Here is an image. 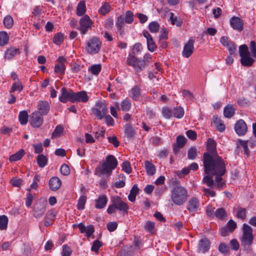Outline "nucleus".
Here are the masks:
<instances>
[{
	"mask_svg": "<svg viewBox=\"0 0 256 256\" xmlns=\"http://www.w3.org/2000/svg\"><path fill=\"white\" fill-rule=\"evenodd\" d=\"M146 173L149 176H153L156 172V167L151 162L146 160L144 162Z\"/></svg>",
	"mask_w": 256,
	"mask_h": 256,
	"instance_id": "obj_26",
	"label": "nucleus"
},
{
	"mask_svg": "<svg viewBox=\"0 0 256 256\" xmlns=\"http://www.w3.org/2000/svg\"><path fill=\"white\" fill-rule=\"evenodd\" d=\"M102 47V42L98 37L94 36L86 43V50L90 54H98Z\"/></svg>",
	"mask_w": 256,
	"mask_h": 256,
	"instance_id": "obj_6",
	"label": "nucleus"
},
{
	"mask_svg": "<svg viewBox=\"0 0 256 256\" xmlns=\"http://www.w3.org/2000/svg\"><path fill=\"white\" fill-rule=\"evenodd\" d=\"M122 168V170L128 174L132 172L131 165L128 161H125L123 162Z\"/></svg>",
	"mask_w": 256,
	"mask_h": 256,
	"instance_id": "obj_59",
	"label": "nucleus"
},
{
	"mask_svg": "<svg viewBox=\"0 0 256 256\" xmlns=\"http://www.w3.org/2000/svg\"><path fill=\"white\" fill-rule=\"evenodd\" d=\"M155 224L154 222L150 221H148L146 222L144 226V229L148 232H152L154 228Z\"/></svg>",
	"mask_w": 256,
	"mask_h": 256,
	"instance_id": "obj_56",
	"label": "nucleus"
},
{
	"mask_svg": "<svg viewBox=\"0 0 256 256\" xmlns=\"http://www.w3.org/2000/svg\"><path fill=\"white\" fill-rule=\"evenodd\" d=\"M214 214L217 218L220 220H224L227 216L225 210L222 208L217 209Z\"/></svg>",
	"mask_w": 256,
	"mask_h": 256,
	"instance_id": "obj_36",
	"label": "nucleus"
},
{
	"mask_svg": "<svg viewBox=\"0 0 256 256\" xmlns=\"http://www.w3.org/2000/svg\"><path fill=\"white\" fill-rule=\"evenodd\" d=\"M162 114L163 116L166 118H170L172 116L171 110L167 107H165L162 108Z\"/></svg>",
	"mask_w": 256,
	"mask_h": 256,
	"instance_id": "obj_61",
	"label": "nucleus"
},
{
	"mask_svg": "<svg viewBox=\"0 0 256 256\" xmlns=\"http://www.w3.org/2000/svg\"><path fill=\"white\" fill-rule=\"evenodd\" d=\"M125 22L128 24H132L134 20V14L132 12L128 10L126 12Z\"/></svg>",
	"mask_w": 256,
	"mask_h": 256,
	"instance_id": "obj_54",
	"label": "nucleus"
},
{
	"mask_svg": "<svg viewBox=\"0 0 256 256\" xmlns=\"http://www.w3.org/2000/svg\"><path fill=\"white\" fill-rule=\"evenodd\" d=\"M18 48H10L8 49L5 52V58L8 60H10L17 54H20Z\"/></svg>",
	"mask_w": 256,
	"mask_h": 256,
	"instance_id": "obj_27",
	"label": "nucleus"
},
{
	"mask_svg": "<svg viewBox=\"0 0 256 256\" xmlns=\"http://www.w3.org/2000/svg\"><path fill=\"white\" fill-rule=\"evenodd\" d=\"M64 130V128L62 126H58L54 132L52 134V137L55 138L60 136V134Z\"/></svg>",
	"mask_w": 256,
	"mask_h": 256,
	"instance_id": "obj_57",
	"label": "nucleus"
},
{
	"mask_svg": "<svg viewBox=\"0 0 256 256\" xmlns=\"http://www.w3.org/2000/svg\"><path fill=\"white\" fill-rule=\"evenodd\" d=\"M131 102L128 98H126L121 103V107L122 110L125 112L128 111L131 108Z\"/></svg>",
	"mask_w": 256,
	"mask_h": 256,
	"instance_id": "obj_42",
	"label": "nucleus"
},
{
	"mask_svg": "<svg viewBox=\"0 0 256 256\" xmlns=\"http://www.w3.org/2000/svg\"><path fill=\"white\" fill-rule=\"evenodd\" d=\"M194 38L191 37L185 44L182 52V56L185 58H189L193 53L194 50Z\"/></svg>",
	"mask_w": 256,
	"mask_h": 256,
	"instance_id": "obj_12",
	"label": "nucleus"
},
{
	"mask_svg": "<svg viewBox=\"0 0 256 256\" xmlns=\"http://www.w3.org/2000/svg\"><path fill=\"white\" fill-rule=\"evenodd\" d=\"M230 232H233L236 228V224L232 220H230L226 226Z\"/></svg>",
	"mask_w": 256,
	"mask_h": 256,
	"instance_id": "obj_64",
	"label": "nucleus"
},
{
	"mask_svg": "<svg viewBox=\"0 0 256 256\" xmlns=\"http://www.w3.org/2000/svg\"><path fill=\"white\" fill-rule=\"evenodd\" d=\"M254 62V60L250 56V54L241 57L240 62L244 66H250L252 65Z\"/></svg>",
	"mask_w": 256,
	"mask_h": 256,
	"instance_id": "obj_32",
	"label": "nucleus"
},
{
	"mask_svg": "<svg viewBox=\"0 0 256 256\" xmlns=\"http://www.w3.org/2000/svg\"><path fill=\"white\" fill-rule=\"evenodd\" d=\"M213 122L219 132H222L226 128L224 124L217 117L214 116L213 117Z\"/></svg>",
	"mask_w": 256,
	"mask_h": 256,
	"instance_id": "obj_33",
	"label": "nucleus"
},
{
	"mask_svg": "<svg viewBox=\"0 0 256 256\" xmlns=\"http://www.w3.org/2000/svg\"><path fill=\"white\" fill-rule=\"evenodd\" d=\"M125 134L128 138H132L135 135V131L130 124H126L125 126Z\"/></svg>",
	"mask_w": 256,
	"mask_h": 256,
	"instance_id": "obj_38",
	"label": "nucleus"
},
{
	"mask_svg": "<svg viewBox=\"0 0 256 256\" xmlns=\"http://www.w3.org/2000/svg\"><path fill=\"white\" fill-rule=\"evenodd\" d=\"M64 34L61 32L56 34L53 38V42L56 44H60L64 40Z\"/></svg>",
	"mask_w": 256,
	"mask_h": 256,
	"instance_id": "obj_49",
	"label": "nucleus"
},
{
	"mask_svg": "<svg viewBox=\"0 0 256 256\" xmlns=\"http://www.w3.org/2000/svg\"><path fill=\"white\" fill-rule=\"evenodd\" d=\"M92 22L88 15H84L80 20V27L79 30L82 34H84L89 28H90Z\"/></svg>",
	"mask_w": 256,
	"mask_h": 256,
	"instance_id": "obj_10",
	"label": "nucleus"
},
{
	"mask_svg": "<svg viewBox=\"0 0 256 256\" xmlns=\"http://www.w3.org/2000/svg\"><path fill=\"white\" fill-rule=\"evenodd\" d=\"M236 216L240 219H245L246 218V208H239L236 214Z\"/></svg>",
	"mask_w": 256,
	"mask_h": 256,
	"instance_id": "obj_58",
	"label": "nucleus"
},
{
	"mask_svg": "<svg viewBox=\"0 0 256 256\" xmlns=\"http://www.w3.org/2000/svg\"><path fill=\"white\" fill-rule=\"evenodd\" d=\"M102 66L100 64H94L90 67V70L92 74L98 75L100 72Z\"/></svg>",
	"mask_w": 256,
	"mask_h": 256,
	"instance_id": "obj_53",
	"label": "nucleus"
},
{
	"mask_svg": "<svg viewBox=\"0 0 256 256\" xmlns=\"http://www.w3.org/2000/svg\"><path fill=\"white\" fill-rule=\"evenodd\" d=\"M242 235L241 238L242 245L244 246H250L252 244L254 235L252 229L246 224H244L242 228Z\"/></svg>",
	"mask_w": 256,
	"mask_h": 256,
	"instance_id": "obj_7",
	"label": "nucleus"
},
{
	"mask_svg": "<svg viewBox=\"0 0 256 256\" xmlns=\"http://www.w3.org/2000/svg\"><path fill=\"white\" fill-rule=\"evenodd\" d=\"M112 202L114 203V206H115L116 209L122 211L124 213L128 212V206L126 202H123L120 197H114L112 199Z\"/></svg>",
	"mask_w": 256,
	"mask_h": 256,
	"instance_id": "obj_11",
	"label": "nucleus"
},
{
	"mask_svg": "<svg viewBox=\"0 0 256 256\" xmlns=\"http://www.w3.org/2000/svg\"><path fill=\"white\" fill-rule=\"evenodd\" d=\"M47 201L44 199H40L34 207V216L36 218L41 217L46 210Z\"/></svg>",
	"mask_w": 256,
	"mask_h": 256,
	"instance_id": "obj_8",
	"label": "nucleus"
},
{
	"mask_svg": "<svg viewBox=\"0 0 256 256\" xmlns=\"http://www.w3.org/2000/svg\"><path fill=\"white\" fill-rule=\"evenodd\" d=\"M102 246V244L100 240H95L93 243L91 248V250L96 253H98L99 248Z\"/></svg>",
	"mask_w": 256,
	"mask_h": 256,
	"instance_id": "obj_46",
	"label": "nucleus"
},
{
	"mask_svg": "<svg viewBox=\"0 0 256 256\" xmlns=\"http://www.w3.org/2000/svg\"><path fill=\"white\" fill-rule=\"evenodd\" d=\"M186 140L182 136H179L176 138V143L174 144V151L177 153L180 148H182L186 144Z\"/></svg>",
	"mask_w": 256,
	"mask_h": 256,
	"instance_id": "obj_23",
	"label": "nucleus"
},
{
	"mask_svg": "<svg viewBox=\"0 0 256 256\" xmlns=\"http://www.w3.org/2000/svg\"><path fill=\"white\" fill-rule=\"evenodd\" d=\"M174 114L176 118H182L184 114V110L180 106H176L174 109Z\"/></svg>",
	"mask_w": 256,
	"mask_h": 256,
	"instance_id": "obj_44",
	"label": "nucleus"
},
{
	"mask_svg": "<svg viewBox=\"0 0 256 256\" xmlns=\"http://www.w3.org/2000/svg\"><path fill=\"white\" fill-rule=\"evenodd\" d=\"M139 188L137 185L134 184L132 188L130 193L128 196L129 200L132 202H134L136 200V197L138 194Z\"/></svg>",
	"mask_w": 256,
	"mask_h": 256,
	"instance_id": "obj_28",
	"label": "nucleus"
},
{
	"mask_svg": "<svg viewBox=\"0 0 256 256\" xmlns=\"http://www.w3.org/2000/svg\"><path fill=\"white\" fill-rule=\"evenodd\" d=\"M200 206V202L199 200L196 198H191L187 203V210L190 213H194L196 212Z\"/></svg>",
	"mask_w": 256,
	"mask_h": 256,
	"instance_id": "obj_15",
	"label": "nucleus"
},
{
	"mask_svg": "<svg viewBox=\"0 0 256 256\" xmlns=\"http://www.w3.org/2000/svg\"><path fill=\"white\" fill-rule=\"evenodd\" d=\"M88 100V96L85 91H81L78 92L74 93L73 100L72 102H86Z\"/></svg>",
	"mask_w": 256,
	"mask_h": 256,
	"instance_id": "obj_18",
	"label": "nucleus"
},
{
	"mask_svg": "<svg viewBox=\"0 0 256 256\" xmlns=\"http://www.w3.org/2000/svg\"><path fill=\"white\" fill-rule=\"evenodd\" d=\"M72 253L71 248L67 245L62 246V256H70Z\"/></svg>",
	"mask_w": 256,
	"mask_h": 256,
	"instance_id": "obj_63",
	"label": "nucleus"
},
{
	"mask_svg": "<svg viewBox=\"0 0 256 256\" xmlns=\"http://www.w3.org/2000/svg\"><path fill=\"white\" fill-rule=\"evenodd\" d=\"M24 150L23 149H20L16 154L11 155L9 158V160L11 162L20 160L24 155Z\"/></svg>",
	"mask_w": 256,
	"mask_h": 256,
	"instance_id": "obj_29",
	"label": "nucleus"
},
{
	"mask_svg": "<svg viewBox=\"0 0 256 256\" xmlns=\"http://www.w3.org/2000/svg\"><path fill=\"white\" fill-rule=\"evenodd\" d=\"M190 171L188 168H184L182 170L177 171L176 174L180 178H183L184 176L188 174Z\"/></svg>",
	"mask_w": 256,
	"mask_h": 256,
	"instance_id": "obj_62",
	"label": "nucleus"
},
{
	"mask_svg": "<svg viewBox=\"0 0 256 256\" xmlns=\"http://www.w3.org/2000/svg\"><path fill=\"white\" fill-rule=\"evenodd\" d=\"M37 162L38 164V166L40 168L44 167L48 162V160L44 155L43 154H40L38 156L37 158Z\"/></svg>",
	"mask_w": 256,
	"mask_h": 256,
	"instance_id": "obj_40",
	"label": "nucleus"
},
{
	"mask_svg": "<svg viewBox=\"0 0 256 256\" xmlns=\"http://www.w3.org/2000/svg\"><path fill=\"white\" fill-rule=\"evenodd\" d=\"M8 221V218L6 216H0V230H6L7 228Z\"/></svg>",
	"mask_w": 256,
	"mask_h": 256,
	"instance_id": "obj_39",
	"label": "nucleus"
},
{
	"mask_svg": "<svg viewBox=\"0 0 256 256\" xmlns=\"http://www.w3.org/2000/svg\"><path fill=\"white\" fill-rule=\"evenodd\" d=\"M118 166V161L112 155H108L106 156V161L100 164L99 166L96 169V172L100 174H106L110 176L112 170L116 168Z\"/></svg>",
	"mask_w": 256,
	"mask_h": 256,
	"instance_id": "obj_2",
	"label": "nucleus"
},
{
	"mask_svg": "<svg viewBox=\"0 0 256 256\" xmlns=\"http://www.w3.org/2000/svg\"><path fill=\"white\" fill-rule=\"evenodd\" d=\"M4 24L7 28H11L14 24L12 18L10 16H7L4 20Z\"/></svg>",
	"mask_w": 256,
	"mask_h": 256,
	"instance_id": "obj_43",
	"label": "nucleus"
},
{
	"mask_svg": "<svg viewBox=\"0 0 256 256\" xmlns=\"http://www.w3.org/2000/svg\"><path fill=\"white\" fill-rule=\"evenodd\" d=\"M188 197L187 190L184 187L178 186L172 190L171 194L172 201L176 205L184 204Z\"/></svg>",
	"mask_w": 256,
	"mask_h": 256,
	"instance_id": "obj_4",
	"label": "nucleus"
},
{
	"mask_svg": "<svg viewBox=\"0 0 256 256\" xmlns=\"http://www.w3.org/2000/svg\"><path fill=\"white\" fill-rule=\"evenodd\" d=\"M18 118L22 124H26L28 122V114L26 111L24 110L20 112Z\"/></svg>",
	"mask_w": 256,
	"mask_h": 256,
	"instance_id": "obj_37",
	"label": "nucleus"
},
{
	"mask_svg": "<svg viewBox=\"0 0 256 256\" xmlns=\"http://www.w3.org/2000/svg\"><path fill=\"white\" fill-rule=\"evenodd\" d=\"M149 30L151 32H157L160 28V25L156 22H152L149 24Z\"/></svg>",
	"mask_w": 256,
	"mask_h": 256,
	"instance_id": "obj_48",
	"label": "nucleus"
},
{
	"mask_svg": "<svg viewBox=\"0 0 256 256\" xmlns=\"http://www.w3.org/2000/svg\"><path fill=\"white\" fill-rule=\"evenodd\" d=\"M125 20L122 16H120L118 18L117 22L116 24L117 28L120 30V34H122L123 30L122 28L124 25Z\"/></svg>",
	"mask_w": 256,
	"mask_h": 256,
	"instance_id": "obj_45",
	"label": "nucleus"
},
{
	"mask_svg": "<svg viewBox=\"0 0 256 256\" xmlns=\"http://www.w3.org/2000/svg\"><path fill=\"white\" fill-rule=\"evenodd\" d=\"M151 59V56L148 54L144 55V60H140L134 56L130 55L127 58L126 63L128 65L133 66L135 70L139 72L145 68L146 62H149Z\"/></svg>",
	"mask_w": 256,
	"mask_h": 256,
	"instance_id": "obj_3",
	"label": "nucleus"
},
{
	"mask_svg": "<svg viewBox=\"0 0 256 256\" xmlns=\"http://www.w3.org/2000/svg\"><path fill=\"white\" fill-rule=\"evenodd\" d=\"M23 86L22 82L18 80L17 82H14L10 90V94L18 90V92H21L23 90Z\"/></svg>",
	"mask_w": 256,
	"mask_h": 256,
	"instance_id": "obj_35",
	"label": "nucleus"
},
{
	"mask_svg": "<svg viewBox=\"0 0 256 256\" xmlns=\"http://www.w3.org/2000/svg\"><path fill=\"white\" fill-rule=\"evenodd\" d=\"M66 70L64 64H57L54 67V72L60 74H64Z\"/></svg>",
	"mask_w": 256,
	"mask_h": 256,
	"instance_id": "obj_47",
	"label": "nucleus"
},
{
	"mask_svg": "<svg viewBox=\"0 0 256 256\" xmlns=\"http://www.w3.org/2000/svg\"><path fill=\"white\" fill-rule=\"evenodd\" d=\"M74 92L72 90H68L65 87L61 89V96L59 97V100L62 102L66 103L68 100L72 102Z\"/></svg>",
	"mask_w": 256,
	"mask_h": 256,
	"instance_id": "obj_14",
	"label": "nucleus"
},
{
	"mask_svg": "<svg viewBox=\"0 0 256 256\" xmlns=\"http://www.w3.org/2000/svg\"><path fill=\"white\" fill-rule=\"evenodd\" d=\"M110 9L111 6L109 3L105 2L99 9L98 12L102 15H105L110 12Z\"/></svg>",
	"mask_w": 256,
	"mask_h": 256,
	"instance_id": "obj_34",
	"label": "nucleus"
},
{
	"mask_svg": "<svg viewBox=\"0 0 256 256\" xmlns=\"http://www.w3.org/2000/svg\"><path fill=\"white\" fill-rule=\"evenodd\" d=\"M234 130L236 133L240 136L244 135L248 130L247 126L242 120H240L236 122L234 126Z\"/></svg>",
	"mask_w": 256,
	"mask_h": 256,
	"instance_id": "obj_16",
	"label": "nucleus"
},
{
	"mask_svg": "<svg viewBox=\"0 0 256 256\" xmlns=\"http://www.w3.org/2000/svg\"><path fill=\"white\" fill-rule=\"evenodd\" d=\"M239 53L240 57H244L245 56L249 55L248 48L246 45L243 44L239 47Z\"/></svg>",
	"mask_w": 256,
	"mask_h": 256,
	"instance_id": "obj_51",
	"label": "nucleus"
},
{
	"mask_svg": "<svg viewBox=\"0 0 256 256\" xmlns=\"http://www.w3.org/2000/svg\"><path fill=\"white\" fill-rule=\"evenodd\" d=\"M216 144V142L212 138H209L208 140V152L204 153L203 156L204 172H210L212 174L224 173V162L218 154Z\"/></svg>",
	"mask_w": 256,
	"mask_h": 256,
	"instance_id": "obj_1",
	"label": "nucleus"
},
{
	"mask_svg": "<svg viewBox=\"0 0 256 256\" xmlns=\"http://www.w3.org/2000/svg\"><path fill=\"white\" fill-rule=\"evenodd\" d=\"M234 114V108L232 105H228L224 110V114L226 118H232Z\"/></svg>",
	"mask_w": 256,
	"mask_h": 256,
	"instance_id": "obj_30",
	"label": "nucleus"
},
{
	"mask_svg": "<svg viewBox=\"0 0 256 256\" xmlns=\"http://www.w3.org/2000/svg\"><path fill=\"white\" fill-rule=\"evenodd\" d=\"M226 172V164H224V173L222 174L220 172H218V174H212L210 172H205L206 174V176H204L202 180V182L204 184H206L210 188H213L214 182L213 180V176H216V182L217 183V186L218 188H222L223 185L224 184V183L222 182V176H223Z\"/></svg>",
	"mask_w": 256,
	"mask_h": 256,
	"instance_id": "obj_5",
	"label": "nucleus"
},
{
	"mask_svg": "<svg viewBox=\"0 0 256 256\" xmlns=\"http://www.w3.org/2000/svg\"><path fill=\"white\" fill-rule=\"evenodd\" d=\"M60 172L64 176H68L70 173V169L66 164H63L60 167Z\"/></svg>",
	"mask_w": 256,
	"mask_h": 256,
	"instance_id": "obj_60",
	"label": "nucleus"
},
{
	"mask_svg": "<svg viewBox=\"0 0 256 256\" xmlns=\"http://www.w3.org/2000/svg\"><path fill=\"white\" fill-rule=\"evenodd\" d=\"M210 243L206 238H203L199 241L198 251L205 253L208 251L210 248Z\"/></svg>",
	"mask_w": 256,
	"mask_h": 256,
	"instance_id": "obj_20",
	"label": "nucleus"
},
{
	"mask_svg": "<svg viewBox=\"0 0 256 256\" xmlns=\"http://www.w3.org/2000/svg\"><path fill=\"white\" fill-rule=\"evenodd\" d=\"M56 212L54 210H50L47 212L45 216L44 224L46 226L52 225L54 221Z\"/></svg>",
	"mask_w": 256,
	"mask_h": 256,
	"instance_id": "obj_17",
	"label": "nucleus"
},
{
	"mask_svg": "<svg viewBox=\"0 0 256 256\" xmlns=\"http://www.w3.org/2000/svg\"><path fill=\"white\" fill-rule=\"evenodd\" d=\"M146 42L148 48L150 51L154 52L156 49L157 46L155 42H154L152 38L148 39V40Z\"/></svg>",
	"mask_w": 256,
	"mask_h": 256,
	"instance_id": "obj_55",
	"label": "nucleus"
},
{
	"mask_svg": "<svg viewBox=\"0 0 256 256\" xmlns=\"http://www.w3.org/2000/svg\"><path fill=\"white\" fill-rule=\"evenodd\" d=\"M38 109L42 115H46L49 112L50 106L48 102L42 100L39 102L38 105Z\"/></svg>",
	"mask_w": 256,
	"mask_h": 256,
	"instance_id": "obj_21",
	"label": "nucleus"
},
{
	"mask_svg": "<svg viewBox=\"0 0 256 256\" xmlns=\"http://www.w3.org/2000/svg\"><path fill=\"white\" fill-rule=\"evenodd\" d=\"M62 186L61 180L56 176L52 177L49 180V186L52 191H56Z\"/></svg>",
	"mask_w": 256,
	"mask_h": 256,
	"instance_id": "obj_22",
	"label": "nucleus"
},
{
	"mask_svg": "<svg viewBox=\"0 0 256 256\" xmlns=\"http://www.w3.org/2000/svg\"><path fill=\"white\" fill-rule=\"evenodd\" d=\"M230 24L232 27L239 32H240L243 29V22L242 20L236 16H234L230 20Z\"/></svg>",
	"mask_w": 256,
	"mask_h": 256,
	"instance_id": "obj_19",
	"label": "nucleus"
},
{
	"mask_svg": "<svg viewBox=\"0 0 256 256\" xmlns=\"http://www.w3.org/2000/svg\"><path fill=\"white\" fill-rule=\"evenodd\" d=\"M86 12V6L85 2L83 0L80 1L78 4L76 8V14L78 16L84 15Z\"/></svg>",
	"mask_w": 256,
	"mask_h": 256,
	"instance_id": "obj_31",
	"label": "nucleus"
},
{
	"mask_svg": "<svg viewBox=\"0 0 256 256\" xmlns=\"http://www.w3.org/2000/svg\"><path fill=\"white\" fill-rule=\"evenodd\" d=\"M86 197L84 196H81L78 201L77 208L78 210H83L84 208V205L86 202Z\"/></svg>",
	"mask_w": 256,
	"mask_h": 256,
	"instance_id": "obj_52",
	"label": "nucleus"
},
{
	"mask_svg": "<svg viewBox=\"0 0 256 256\" xmlns=\"http://www.w3.org/2000/svg\"><path fill=\"white\" fill-rule=\"evenodd\" d=\"M92 112L99 119H102L107 114L108 108L106 104L100 101L96 102V106L92 108Z\"/></svg>",
	"mask_w": 256,
	"mask_h": 256,
	"instance_id": "obj_9",
	"label": "nucleus"
},
{
	"mask_svg": "<svg viewBox=\"0 0 256 256\" xmlns=\"http://www.w3.org/2000/svg\"><path fill=\"white\" fill-rule=\"evenodd\" d=\"M8 40L9 36L6 32H0V46L5 45L8 42Z\"/></svg>",
	"mask_w": 256,
	"mask_h": 256,
	"instance_id": "obj_41",
	"label": "nucleus"
},
{
	"mask_svg": "<svg viewBox=\"0 0 256 256\" xmlns=\"http://www.w3.org/2000/svg\"><path fill=\"white\" fill-rule=\"evenodd\" d=\"M43 118L38 112H34L30 118V124L34 128H38L42 124Z\"/></svg>",
	"mask_w": 256,
	"mask_h": 256,
	"instance_id": "obj_13",
	"label": "nucleus"
},
{
	"mask_svg": "<svg viewBox=\"0 0 256 256\" xmlns=\"http://www.w3.org/2000/svg\"><path fill=\"white\" fill-rule=\"evenodd\" d=\"M108 202V198L106 195H100L98 198L95 200V207L96 208L101 209L104 208Z\"/></svg>",
	"mask_w": 256,
	"mask_h": 256,
	"instance_id": "obj_24",
	"label": "nucleus"
},
{
	"mask_svg": "<svg viewBox=\"0 0 256 256\" xmlns=\"http://www.w3.org/2000/svg\"><path fill=\"white\" fill-rule=\"evenodd\" d=\"M197 156V150L196 148L192 147L190 148L188 152V158L190 160L194 159Z\"/></svg>",
	"mask_w": 256,
	"mask_h": 256,
	"instance_id": "obj_50",
	"label": "nucleus"
},
{
	"mask_svg": "<svg viewBox=\"0 0 256 256\" xmlns=\"http://www.w3.org/2000/svg\"><path fill=\"white\" fill-rule=\"evenodd\" d=\"M140 87L138 86H135L130 90V96L134 100H138L140 98Z\"/></svg>",
	"mask_w": 256,
	"mask_h": 256,
	"instance_id": "obj_25",
	"label": "nucleus"
}]
</instances>
